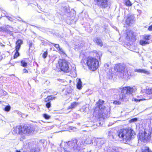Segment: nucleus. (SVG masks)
I'll use <instances>...</instances> for the list:
<instances>
[{
  "mask_svg": "<svg viewBox=\"0 0 152 152\" xmlns=\"http://www.w3.org/2000/svg\"><path fill=\"white\" fill-rule=\"evenodd\" d=\"M54 47L56 48L58 52L60 54L62 55L65 54V53L62 48L60 47L59 45L58 44H53Z\"/></svg>",
  "mask_w": 152,
  "mask_h": 152,
  "instance_id": "nucleus-12",
  "label": "nucleus"
},
{
  "mask_svg": "<svg viewBox=\"0 0 152 152\" xmlns=\"http://www.w3.org/2000/svg\"><path fill=\"white\" fill-rule=\"evenodd\" d=\"M145 93L148 96V98H147L148 99H152V88L146 89Z\"/></svg>",
  "mask_w": 152,
  "mask_h": 152,
  "instance_id": "nucleus-14",
  "label": "nucleus"
},
{
  "mask_svg": "<svg viewBox=\"0 0 152 152\" xmlns=\"http://www.w3.org/2000/svg\"><path fill=\"white\" fill-rule=\"evenodd\" d=\"M112 137L113 138V135H112Z\"/></svg>",
  "mask_w": 152,
  "mask_h": 152,
  "instance_id": "nucleus-47",
  "label": "nucleus"
},
{
  "mask_svg": "<svg viewBox=\"0 0 152 152\" xmlns=\"http://www.w3.org/2000/svg\"><path fill=\"white\" fill-rule=\"evenodd\" d=\"M3 31L6 32L7 33H8L9 32H10V31H9L6 28L4 27H3Z\"/></svg>",
  "mask_w": 152,
  "mask_h": 152,
  "instance_id": "nucleus-31",
  "label": "nucleus"
},
{
  "mask_svg": "<svg viewBox=\"0 0 152 152\" xmlns=\"http://www.w3.org/2000/svg\"><path fill=\"white\" fill-rule=\"evenodd\" d=\"M126 5L129 6H131L132 5L131 2L129 0H126L125 1Z\"/></svg>",
  "mask_w": 152,
  "mask_h": 152,
  "instance_id": "nucleus-24",
  "label": "nucleus"
},
{
  "mask_svg": "<svg viewBox=\"0 0 152 152\" xmlns=\"http://www.w3.org/2000/svg\"><path fill=\"white\" fill-rule=\"evenodd\" d=\"M102 106V104H99V108H100V107L101 106Z\"/></svg>",
  "mask_w": 152,
  "mask_h": 152,
  "instance_id": "nucleus-43",
  "label": "nucleus"
},
{
  "mask_svg": "<svg viewBox=\"0 0 152 152\" xmlns=\"http://www.w3.org/2000/svg\"><path fill=\"white\" fill-rule=\"evenodd\" d=\"M148 30L150 31H152V26H151L149 27Z\"/></svg>",
  "mask_w": 152,
  "mask_h": 152,
  "instance_id": "nucleus-38",
  "label": "nucleus"
},
{
  "mask_svg": "<svg viewBox=\"0 0 152 152\" xmlns=\"http://www.w3.org/2000/svg\"><path fill=\"white\" fill-rule=\"evenodd\" d=\"M150 36L148 35H144L143 36V39L146 40H148L150 39Z\"/></svg>",
  "mask_w": 152,
  "mask_h": 152,
  "instance_id": "nucleus-27",
  "label": "nucleus"
},
{
  "mask_svg": "<svg viewBox=\"0 0 152 152\" xmlns=\"http://www.w3.org/2000/svg\"><path fill=\"white\" fill-rule=\"evenodd\" d=\"M113 103L115 104L119 105L121 104V102L118 101H115L113 102Z\"/></svg>",
  "mask_w": 152,
  "mask_h": 152,
  "instance_id": "nucleus-33",
  "label": "nucleus"
},
{
  "mask_svg": "<svg viewBox=\"0 0 152 152\" xmlns=\"http://www.w3.org/2000/svg\"><path fill=\"white\" fill-rule=\"evenodd\" d=\"M92 143L90 137L84 136L78 140L75 139L67 142H62L60 145L61 152H73L79 150L83 146Z\"/></svg>",
  "mask_w": 152,
  "mask_h": 152,
  "instance_id": "nucleus-1",
  "label": "nucleus"
},
{
  "mask_svg": "<svg viewBox=\"0 0 152 152\" xmlns=\"http://www.w3.org/2000/svg\"><path fill=\"white\" fill-rule=\"evenodd\" d=\"M6 17H7V18L8 20H9L10 21H13V19L11 18L10 17H8V16H7Z\"/></svg>",
  "mask_w": 152,
  "mask_h": 152,
  "instance_id": "nucleus-36",
  "label": "nucleus"
},
{
  "mask_svg": "<svg viewBox=\"0 0 152 152\" xmlns=\"http://www.w3.org/2000/svg\"><path fill=\"white\" fill-rule=\"evenodd\" d=\"M135 72L142 73L146 74H148L150 73L149 71L145 69H135L134 70Z\"/></svg>",
  "mask_w": 152,
  "mask_h": 152,
  "instance_id": "nucleus-13",
  "label": "nucleus"
},
{
  "mask_svg": "<svg viewBox=\"0 0 152 152\" xmlns=\"http://www.w3.org/2000/svg\"><path fill=\"white\" fill-rule=\"evenodd\" d=\"M1 103V101H0V103Z\"/></svg>",
  "mask_w": 152,
  "mask_h": 152,
  "instance_id": "nucleus-48",
  "label": "nucleus"
},
{
  "mask_svg": "<svg viewBox=\"0 0 152 152\" xmlns=\"http://www.w3.org/2000/svg\"><path fill=\"white\" fill-rule=\"evenodd\" d=\"M43 116L46 119H48L50 118V116L46 114H44Z\"/></svg>",
  "mask_w": 152,
  "mask_h": 152,
  "instance_id": "nucleus-30",
  "label": "nucleus"
},
{
  "mask_svg": "<svg viewBox=\"0 0 152 152\" xmlns=\"http://www.w3.org/2000/svg\"><path fill=\"white\" fill-rule=\"evenodd\" d=\"M111 133V132H110L109 133V134H110V133Z\"/></svg>",
  "mask_w": 152,
  "mask_h": 152,
  "instance_id": "nucleus-46",
  "label": "nucleus"
},
{
  "mask_svg": "<svg viewBox=\"0 0 152 152\" xmlns=\"http://www.w3.org/2000/svg\"><path fill=\"white\" fill-rule=\"evenodd\" d=\"M136 90V88L134 86L123 88L120 95V99L122 101H126L130 97L132 93L135 92Z\"/></svg>",
  "mask_w": 152,
  "mask_h": 152,
  "instance_id": "nucleus-4",
  "label": "nucleus"
},
{
  "mask_svg": "<svg viewBox=\"0 0 152 152\" xmlns=\"http://www.w3.org/2000/svg\"><path fill=\"white\" fill-rule=\"evenodd\" d=\"M94 54L96 55V56H95L97 57V58L99 57V59H100V58L102 56V53L100 52H94Z\"/></svg>",
  "mask_w": 152,
  "mask_h": 152,
  "instance_id": "nucleus-20",
  "label": "nucleus"
},
{
  "mask_svg": "<svg viewBox=\"0 0 152 152\" xmlns=\"http://www.w3.org/2000/svg\"><path fill=\"white\" fill-rule=\"evenodd\" d=\"M47 97H48V98L49 99V100H52L55 99V97H53L51 96H48Z\"/></svg>",
  "mask_w": 152,
  "mask_h": 152,
  "instance_id": "nucleus-34",
  "label": "nucleus"
},
{
  "mask_svg": "<svg viewBox=\"0 0 152 152\" xmlns=\"http://www.w3.org/2000/svg\"><path fill=\"white\" fill-rule=\"evenodd\" d=\"M151 134V132L148 131H146L142 133H140L139 139L142 142H147L150 139Z\"/></svg>",
  "mask_w": 152,
  "mask_h": 152,
  "instance_id": "nucleus-7",
  "label": "nucleus"
},
{
  "mask_svg": "<svg viewBox=\"0 0 152 152\" xmlns=\"http://www.w3.org/2000/svg\"><path fill=\"white\" fill-rule=\"evenodd\" d=\"M23 72L24 73H28V71L26 69H23Z\"/></svg>",
  "mask_w": 152,
  "mask_h": 152,
  "instance_id": "nucleus-37",
  "label": "nucleus"
},
{
  "mask_svg": "<svg viewBox=\"0 0 152 152\" xmlns=\"http://www.w3.org/2000/svg\"><path fill=\"white\" fill-rule=\"evenodd\" d=\"M140 44L143 46H145L147 44H148L149 43V42L148 41H146L145 40H141L140 41Z\"/></svg>",
  "mask_w": 152,
  "mask_h": 152,
  "instance_id": "nucleus-19",
  "label": "nucleus"
},
{
  "mask_svg": "<svg viewBox=\"0 0 152 152\" xmlns=\"http://www.w3.org/2000/svg\"><path fill=\"white\" fill-rule=\"evenodd\" d=\"M32 45V43L31 42H30L29 44V49L31 48Z\"/></svg>",
  "mask_w": 152,
  "mask_h": 152,
  "instance_id": "nucleus-39",
  "label": "nucleus"
},
{
  "mask_svg": "<svg viewBox=\"0 0 152 152\" xmlns=\"http://www.w3.org/2000/svg\"><path fill=\"white\" fill-rule=\"evenodd\" d=\"M91 151H89V152H91ZM81 152H89V151L87 149H84L82 150L81 151Z\"/></svg>",
  "mask_w": 152,
  "mask_h": 152,
  "instance_id": "nucleus-35",
  "label": "nucleus"
},
{
  "mask_svg": "<svg viewBox=\"0 0 152 152\" xmlns=\"http://www.w3.org/2000/svg\"><path fill=\"white\" fill-rule=\"evenodd\" d=\"M56 67L58 69L65 72H69L70 68L69 66V63L66 60L64 59H60L56 64Z\"/></svg>",
  "mask_w": 152,
  "mask_h": 152,
  "instance_id": "nucleus-5",
  "label": "nucleus"
},
{
  "mask_svg": "<svg viewBox=\"0 0 152 152\" xmlns=\"http://www.w3.org/2000/svg\"><path fill=\"white\" fill-rule=\"evenodd\" d=\"M34 131V127L32 125L17 126L13 129L12 133L14 134H30Z\"/></svg>",
  "mask_w": 152,
  "mask_h": 152,
  "instance_id": "nucleus-3",
  "label": "nucleus"
},
{
  "mask_svg": "<svg viewBox=\"0 0 152 152\" xmlns=\"http://www.w3.org/2000/svg\"><path fill=\"white\" fill-rule=\"evenodd\" d=\"M21 63V65L23 67H25L27 66V63L24 61H22Z\"/></svg>",
  "mask_w": 152,
  "mask_h": 152,
  "instance_id": "nucleus-25",
  "label": "nucleus"
},
{
  "mask_svg": "<svg viewBox=\"0 0 152 152\" xmlns=\"http://www.w3.org/2000/svg\"><path fill=\"white\" fill-rule=\"evenodd\" d=\"M126 39L129 41H134L135 40V37L132 32L127 33Z\"/></svg>",
  "mask_w": 152,
  "mask_h": 152,
  "instance_id": "nucleus-10",
  "label": "nucleus"
},
{
  "mask_svg": "<svg viewBox=\"0 0 152 152\" xmlns=\"http://www.w3.org/2000/svg\"><path fill=\"white\" fill-rule=\"evenodd\" d=\"M134 17L132 15L127 17L125 23L127 25L130 26L134 23Z\"/></svg>",
  "mask_w": 152,
  "mask_h": 152,
  "instance_id": "nucleus-11",
  "label": "nucleus"
},
{
  "mask_svg": "<svg viewBox=\"0 0 152 152\" xmlns=\"http://www.w3.org/2000/svg\"><path fill=\"white\" fill-rule=\"evenodd\" d=\"M16 52L15 53L14 56V58H16L17 57H18L19 55V53L18 52V50H16Z\"/></svg>",
  "mask_w": 152,
  "mask_h": 152,
  "instance_id": "nucleus-28",
  "label": "nucleus"
},
{
  "mask_svg": "<svg viewBox=\"0 0 152 152\" xmlns=\"http://www.w3.org/2000/svg\"><path fill=\"white\" fill-rule=\"evenodd\" d=\"M48 53L47 51L45 52L42 55V57L44 58H45L47 57Z\"/></svg>",
  "mask_w": 152,
  "mask_h": 152,
  "instance_id": "nucleus-29",
  "label": "nucleus"
},
{
  "mask_svg": "<svg viewBox=\"0 0 152 152\" xmlns=\"http://www.w3.org/2000/svg\"><path fill=\"white\" fill-rule=\"evenodd\" d=\"M99 102H101V101L99 100Z\"/></svg>",
  "mask_w": 152,
  "mask_h": 152,
  "instance_id": "nucleus-49",
  "label": "nucleus"
},
{
  "mask_svg": "<svg viewBox=\"0 0 152 152\" xmlns=\"http://www.w3.org/2000/svg\"><path fill=\"white\" fill-rule=\"evenodd\" d=\"M16 152H20V151L16 150Z\"/></svg>",
  "mask_w": 152,
  "mask_h": 152,
  "instance_id": "nucleus-44",
  "label": "nucleus"
},
{
  "mask_svg": "<svg viewBox=\"0 0 152 152\" xmlns=\"http://www.w3.org/2000/svg\"><path fill=\"white\" fill-rule=\"evenodd\" d=\"M51 106V104L50 102L47 103L46 104V106L47 108H49Z\"/></svg>",
  "mask_w": 152,
  "mask_h": 152,
  "instance_id": "nucleus-32",
  "label": "nucleus"
},
{
  "mask_svg": "<svg viewBox=\"0 0 152 152\" xmlns=\"http://www.w3.org/2000/svg\"><path fill=\"white\" fill-rule=\"evenodd\" d=\"M118 136L124 143H128L132 138H133L135 134L132 129H122L118 132Z\"/></svg>",
  "mask_w": 152,
  "mask_h": 152,
  "instance_id": "nucleus-2",
  "label": "nucleus"
},
{
  "mask_svg": "<svg viewBox=\"0 0 152 152\" xmlns=\"http://www.w3.org/2000/svg\"><path fill=\"white\" fill-rule=\"evenodd\" d=\"M95 4L102 8H106L109 5L108 0H94Z\"/></svg>",
  "mask_w": 152,
  "mask_h": 152,
  "instance_id": "nucleus-8",
  "label": "nucleus"
},
{
  "mask_svg": "<svg viewBox=\"0 0 152 152\" xmlns=\"http://www.w3.org/2000/svg\"><path fill=\"white\" fill-rule=\"evenodd\" d=\"M125 67V64H124L119 63L115 65L114 69L117 72H122L124 70Z\"/></svg>",
  "mask_w": 152,
  "mask_h": 152,
  "instance_id": "nucleus-9",
  "label": "nucleus"
},
{
  "mask_svg": "<svg viewBox=\"0 0 152 152\" xmlns=\"http://www.w3.org/2000/svg\"><path fill=\"white\" fill-rule=\"evenodd\" d=\"M86 64L88 68L91 70H96L98 67V61L95 58L91 57L88 58Z\"/></svg>",
  "mask_w": 152,
  "mask_h": 152,
  "instance_id": "nucleus-6",
  "label": "nucleus"
},
{
  "mask_svg": "<svg viewBox=\"0 0 152 152\" xmlns=\"http://www.w3.org/2000/svg\"><path fill=\"white\" fill-rule=\"evenodd\" d=\"M78 104V103L75 102L72 103L71 105L68 107L69 109H72L75 108Z\"/></svg>",
  "mask_w": 152,
  "mask_h": 152,
  "instance_id": "nucleus-18",
  "label": "nucleus"
},
{
  "mask_svg": "<svg viewBox=\"0 0 152 152\" xmlns=\"http://www.w3.org/2000/svg\"><path fill=\"white\" fill-rule=\"evenodd\" d=\"M109 64H104V66L106 68L109 67Z\"/></svg>",
  "mask_w": 152,
  "mask_h": 152,
  "instance_id": "nucleus-41",
  "label": "nucleus"
},
{
  "mask_svg": "<svg viewBox=\"0 0 152 152\" xmlns=\"http://www.w3.org/2000/svg\"><path fill=\"white\" fill-rule=\"evenodd\" d=\"M3 27H0V31H3Z\"/></svg>",
  "mask_w": 152,
  "mask_h": 152,
  "instance_id": "nucleus-42",
  "label": "nucleus"
},
{
  "mask_svg": "<svg viewBox=\"0 0 152 152\" xmlns=\"http://www.w3.org/2000/svg\"><path fill=\"white\" fill-rule=\"evenodd\" d=\"M23 43V41L20 39H18L16 43V50H19L21 45Z\"/></svg>",
  "mask_w": 152,
  "mask_h": 152,
  "instance_id": "nucleus-15",
  "label": "nucleus"
},
{
  "mask_svg": "<svg viewBox=\"0 0 152 152\" xmlns=\"http://www.w3.org/2000/svg\"><path fill=\"white\" fill-rule=\"evenodd\" d=\"M49 101V99L48 98V97H47V98H45L44 99V101L45 102H48V101Z\"/></svg>",
  "mask_w": 152,
  "mask_h": 152,
  "instance_id": "nucleus-40",
  "label": "nucleus"
},
{
  "mask_svg": "<svg viewBox=\"0 0 152 152\" xmlns=\"http://www.w3.org/2000/svg\"><path fill=\"white\" fill-rule=\"evenodd\" d=\"M104 102V101L103 100H102V103H103Z\"/></svg>",
  "mask_w": 152,
  "mask_h": 152,
  "instance_id": "nucleus-45",
  "label": "nucleus"
},
{
  "mask_svg": "<svg viewBox=\"0 0 152 152\" xmlns=\"http://www.w3.org/2000/svg\"><path fill=\"white\" fill-rule=\"evenodd\" d=\"M142 152H152V151L148 147H145L143 149Z\"/></svg>",
  "mask_w": 152,
  "mask_h": 152,
  "instance_id": "nucleus-21",
  "label": "nucleus"
},
{
  "mask_svg": "<svg viewBox=\"0 0 152 152\" xmlns=\"http://www.w3.org/2000/svg\"><path fill=\"white\" fill-rule=\"evenodd\" d=\"M147 99H148L147 98L142 99H137L134 98L132 100H134L135 102H139L141 101H142L143 100H147Z\"/></svg>",
  "mask_w": 152,
  "mask_h": 152,
  "instance_id": "nucleus-22",
  "label": "nucleus"
},
{
  "mask_svg": "<svg viewBox=\"0 0 152 152\" xmlns=\"http://www.w3.org/2000/svg\"><path fill=\"white\" fill-rule=\"evenodd\" d=\"M10 106L9 105H7L5 107L4 109V110L6 112H9L10 110Z\"/></svg>",
  "mask_w": 152,
  "mask_h": 152,
  "instance_id": "nucleus-23",
  "label": "nucleus"
},
{
  "mask_svg": "<svg viewBox=\"0 0 152 152\" xmlns=\"http://www.w3.org/2000/svg\"><path fill=\"white\" fill-rule=\"evenodd\" d=\"M82 82L80 79H78V82L77 84V88L80 90L81 89L82 87Z\"/></svg>",
  "mask_w": 152,
  "mask_h": 152,
  "instance_id": "nucleus-17",
  "label": "nucleus"
},
{
  "mask_svg": "<svg viewBox=\"0 0 152 152\" xmlns=\"http://www.w3.org/2000/svg\"><path fill=\"white\" fill-rule=\"evenodd\" d=\"M137 118H133L132 119H130L129 121V122L130 123H133L136 122L137 121Z\"/></svg>",
  "mask_w": 152,
  "mask_h": 152,
  "instance_id": "nucleus-26",
  "label": "nucleus"
},
{
  "mask_svg": "<svg viewBox=\"0 0 152 152\" xmlns=\"http://www.w3.org/2000/svg\"><path fill=\"white\" fill-rule=\"evenodd\" d=\"M95 40L98 45H99L100 46H102L103 45V43L101 40L99 38H96Z\"/></svg>",
  "mask_w": 152,
  "mask_h": 152,
  "instance_id": "nucleus-16",
  "label": "nucleus"
}]
</instances>
